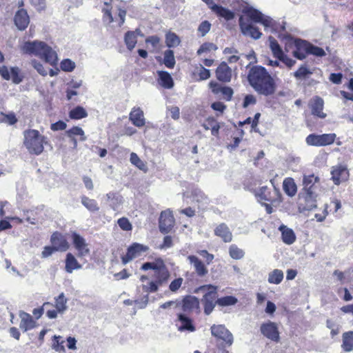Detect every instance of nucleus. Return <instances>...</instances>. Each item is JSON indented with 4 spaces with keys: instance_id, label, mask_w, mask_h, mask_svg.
<instances>
[{
    "instance_id": "obj_38",
    "label": "nucleus",
    "mask_w": 353,
    "mask_h": 353,
    "mask_svg": "<svg viewBox=\"0 0 353 353\" xmlns=\"http://www.w3.org/2000/svg\"><path fill=\"white\" fill-rule=\"evenodd\" d=\"M69 116L72 119H81L85 118L88 113L83 107L79 105L70 111Z\"/></svg>"
},
{
    "instance_id": "obj_16",
    "label": "nucleus",
    "mask_w": 353,
    "mask_h": 353,
    "mask_svg": "<svg viewBox=\"0 0 353 353\" xmlns=\"http://www.w3.org/2000/svg\"><path fill=\"white\" fill-rule=\"evenodd\" d=\"M14 21L19 30H24L30 23L27 11L23 8L19 10L14 15Z\"/></svg>"
},
{
    "instance_id": "obj_50",
    "label": "nucleus",
    "mask_w": 353,
    "mask_h": 353,
    "mask_svg": "<svg viewBox=\"0 0 353 353\" xmlns=\"http://www.w3.org/2000/svg\"><path fill=\"white\" fill-rule=\"evenodd\" d=\"M60 66L63 71L72 72L75 68V63L69 59H65L61 61Z\"/></svg>"
},
{
    "instance_id": "obj_53",
    "label": "nucleus",
    "mask_w": 353,
    "mask_h": 353,
    "mask_svg": "<svg viewBox=\"0 0 353 353\" xmlns=\"http://www.w3.org/2000/svg\"><path fill=\"white\" fill-rule=\"evenodd\" d=\"M217 47L212 43H203L199 50H197V54L201 55L202 53L211 50H216Z\"/></svg>"
},
{
    "instance_id": "obj_54",
    "label": "nucleus",
    "mask_w": 353,
    "mask_h": 353,
    "mask_svg": "<svg viewBox=\"0 0 353 353\" xmlns=\"http://www.w3.org/2000/svg\"><path fill=\"white\" fill-rule=\"evenodd\" d=\"M117 223L119 226L124 231H130L132 229V225L129 220L125 217H122L118 219Z\"/></svg>"
},
{
    "instance_id": "obj_19",
    "label": "nucleus",
    "mask_w": 353,
    "mask_h": 353,
    "mask_svg": "<svg viewBox=\"0 0 353 353\" xmlns=\"http://www.w3.org/2000/svg\"><path fill=\"white\" fill-rule=\"evenodd\" d=\"M181 305L184 312H190L199 308V301L196 296L188 295L183 299Z\"/></svg>"
},
{
    "instance_id": "obj_33",
    "label": "nucleus",
    "mask_w": 353,
    "mask_h": 353,
    "mask_svg": "<svg viewBox=\"0 0 353 353\" xmlns=\"http://www.w3.org/2000/svg\"><path fill=\"white\" fill-rule=\"evenodd\" d=\"M283 272L279 269H274L268 274V281L272 284L278 285L281 283L283 279Z\"/></svg>"
},
{
    "instance_id": "obj_20",
    "label": "nucleus",
    "mask_w": 353,
    "mask_h": 353,
    "mask_svg": "<svg viewBox=\"0 0 353 353\" xmlns=\"http://www.w3.org/2000/svg\"><path fill=\"white\" fill-rule=\"evenodd\" d=\"M217 79L223 82H229L232 77V70L225 62H222L216 70Z\"/></svg>"
},
{
    "instance_id": "obj_10",
    "label": "nucleus",
    "mask_w": 353,
    "mask_h": 353,
    "mask_svg": "<svg viewBox=\"0 0 353 353\" xmlns=\"http://www.w3.org/2000/svg\"><path fill=\"white\" fill-rule=\"evenodd\" d=\"M147 250V247L138 243H134L128 248L126 254L121 257L123 264H127L133 259L139 256Z\"/></svg>"
},
{
    "instance_id": "obj_62",
    "label": "nucleus",
    "mask_w": 353,
    "mask_h": 353,
    "mask_svg": "<svg viewBox=\"0 0 353 353\" xmlns=\"http://www.w3.org/2000/svg\"><path fill=\"white\" fill-rule=\"evenodd\" d=\"M278 59L285 63L288 68L292 67L296 63L295 60L288 57L284 53L282 56H280Z\"/></svg>"
},
{
    "instance_id": "obj_5",
    "label": "nucleus",
    "mask_w": 353,
    "mask_h": 353,
    "mask_svg": "<svg viewBox=\"0 0 353 353\" xmlns=\"http://www.w3.org/2000/svg\"><path fill=\"white\" fill-rule=\"evenodd\" d=\"M45 137L37 130L24 131V145L28 152L36 155L43 151Z\"/></svg>"
},
{
    "instance_id": "obj_34",
    "label": "nucleus",
    "mask_w": 353,
    "mask_h": 353,
    "mask_svg": "<svg viewBox=\"0 0 353 353\" xmlns=\"http://www.w3.org/2000/svg\"><path fill=\"white\" fill-rule=\"evenodd\" d=\"M270 48L274 57L279 58L284 53L278 41L272 36L269 37Z\"/></svg>"
},
{
    "instance_id": "obj_29",
    "label": "nucleus",
    "mask_w": 353,
    "mask_h": 353,
    "mask_svg": "<svg viewBox=\"0 0 353 353\" xmlns=\"http://www.w3.org/2000/svg\"><path fill=\"white\" fill-rule=\"evenodd\" d=\"M82 265L77 261L74 256L71 253H68L65 257V270L68 273H72L74 270H79Z\"/></svg>"
},
{
    "instance_id": "obj_11",
    "label": "nucleus",
    "mask_w": 353,
    "mask_h": 353,
    "mask_svg": "<svg viewBox=\"0 0 353 353\" xmlns=\"http://www.w3.org/2000/svg\"><path fill=\"white\" fill-rule=\"evenodd\" d=\"M261 334L266 338L273 341H279V332L276 324L272 321L262 323L260 327Z\"/></svg>"
},
{
    "instance_id": "obj_37",
    "label": "nucleus",
    "mask_w": 353,
    "mask_h": 353,
    "mask_svg": "<svg viewBox=\"0 0 353 353\" xmlns=\"http://www.w3.org/2000/svg\"><path fill=\"white\" fill-rule=\"evenodd\" d=\"M312 72L305 65H301L299 68L294 72V77L299 80H303L308 78Z\"/></svg>"
},
{
    "instance_id": "obj_31",
    "label": "nucleus",
    "mask_w": 353,
    "mask_h": 353,
    "mask_svg": "<svg viewBox=\"0 0 353 353\" xmlns=\"http://www.w3.org/2000/svg\"><path fill=\"white\" fill-rule=\"evenodd\" d=\"M341 347L345 352L353 350V331L345 332L342 335Z\"/></svg>"
},
{
    "instance_id": "obj_48",
    "label": "nucleus",
    "mask_w": 353,
    "mask_h": 353,
    "mask_svg": "<svg viewBox=\"0 0 353 353\" xmlns=\"http://www.w3.org/2000/svg\"><path fill=\"white\" fill-rule=\"evenodd\" d=\"M159 261H162L161 259H158L156 261V262H145L142 264L141 265V270H154V272H156L159 268L161 267V263H159Z\"/></svg>"
},
{
    "instance_id": "obj_9",
    "label": "nucleus",
    "mask_w": 353,
    "mask_h": 353,
    "mask_svg": "<svg viewBox=\"0 0 353 353\" xmlns=\"http://www.w3.org/2000/svg\"><path fill=\"white\" fill-rule=\"evenodd\" d=\"M174 222V220L171 211L167 210L161 212L159 220V227L161 232L163 234L168 233L172 230Z\"/></svg>"
},
{
    "instance_id": "obj_59",
    "label": "nucleus",
    "mask_w": 353,
    "mask_h": 353,
    "mask_svg": "<svg viewBox=\"0 0 353 353\" xmlns=\"http://www.w3.org/2000/svg\"><path fill=\"white\" fill-rule=\"evenodd\" d=\"M61 337L60 336H54V344H53V348L57 351V352H61V351H63L64 352L65 351V347L63 345V343H64L63 341H62L61 342H59V339H61Z\"/></svg>"
},
{
    "instance_id": "obj_24",
    "label": "nucleus",
    "mask_w": 353,
    "mask_h": 353,
    "mask_svg": "<svg viewBox=\"0 0 353 353\" xmlns=\"http://www.w3.org/2000/svg\"><path fill=\"white\" fill-rule=\"evenodd\" d=\"M130 119L137 127H142L145 125L143 112L139 108L132 109L130 114Z\"/></svg>"
},
{
    "instance_id": "obj_25",
    "label": "nucleus",
    "mask_w": 353,
    "mask_h": 353,
    "mask_svg": "<svg viewBox=\"0 0 353 353\" xmlns=\"http://www.w3.org/2000/svg\"><path fill=\"white\" fill-rule=\"evenodd\" d=\"M159 83L164 88L170 89L174 86V81L170 74L167 71L157 72Z\"/></svg>"
},
{
    "instance_id": "obj_17",
    "label": "nucleus",
    "mask_w": 353,
    "mask_h": 353,
    "mask_svg": "<svg viewBox=\"0 0 353 353\" xmlns=\"http://www.w3.org/2000/svg\"><path fill=\"white\" fill-rule=\"evenodd\" d=\"M188 260L190 263L193 265L194 269L199 276L203 277L208 274V270L204 263L197 256L194 255H189L188 256Z\"/></svg>"
},
{
    "instance_id": "obj_12",
    "label": "nucleus",
    "mask_w": 353,
    "mask_h": 353,
    "mask_svg": "<svg viewBox=\"0 0 353 353\" xmlns=\"http://www.w3.org/2000/svg\"><path fill=\"white\" fill-rule=\"evenodd\" d=\"M72 239L75 249L78 251V256H85L90 253L85 239L76 232H72Z\"/></svg>"
},
{
    "instance_id": "obj_58",
    "label": "nucleus",
    "mask_w": 353,
    "mask_h": 353,
    "mask_svg": "<svg viewBox=\"0 0 353 353\" xmlns=\"http://www.w3.org/2000/svg\"><path fill=\"white\" fill-rule=\"evenodd\" d=\"M183 281V279L181 277L172 281L169 285L170 290L174 292H176L181 288Z\"/></svg>"
},
{
    "instance_id": "obj_14",
    "label": "nucleus",
    "mask_w": 353,
    "mask_h": 353,
    "mask_svg": "<svg viewBox=\"0 0 353 353\" xmlns=\"http://www.w3.org/2000/svg\"><path fill=\"white\" fill-rule=\"evenodd\" d=\"M239 26L244 35L249 36L254 39H259L262 35V33L257 27H255L252 23L244 22L243 17L239 19Z\"/></svg>"
},
{
    "instance_id": "obj_26",
    "label": "nucleus",
    "mask_w": 353,
    "mask_h": 353,
    "mask_svg": "<svg viewBox=\"0 0 353 353\" xmlns=\"http://www.w3.org/2000/svg\"><path fill=\"white\" fill-rule=\"evenodd\" d=\"M279 230L281 232L283 241L287 245L292 244L296 240V236L294 231L284 225H281Z\"/></svg>"
},
{
    "instance_id": "obj_40",
    "label": "nucleus",
    "mask_w": 353,
    "mask_h": 353,
    "mask_svg": "<svg viewBox=\"0 0 353 353\" xmlns=\"http://www.w3.org/2000/svg\"><path fill=\"white\" fill-rule=\"evenodd\" d=\"M163 63L168 68H173L175 65V59L174 51L172 50H167L164 52Z\"/></svg>"
},
{
    "instance_id": "obj_28",
    "label": "nucleus",
    "mask_w": 353,
    "mask_h": 353,
    "mask_svg": "<svg viewBox=\"0 0 353 353\" xmlns=\"http://www.w3.org/2000/svg\"><path fill=\"white\" fill-rule=\"evenodd\" d=\"M178 319L181 323V325L178 328L179 331L183 332L188 330L189 332H194L195 331V327L192 323V321L190 318L184 314H178Z\"/></svg>"
},
{
    "instance_id": "obj_3",
    "label": "nucleus",
    "mask_w": 353,
    "mask_h": 353,
    "mask_svg": "<svg viewBox=\"0 0 353 353\" xmlns=\"http://www.w3.org/2000/svg\"><path fill=\"white\" fill-rule=\"evenodd\" d=\"M21 49L24 53L38 56L51 65L57 63V53L43 41H26Z\"/></svg>"
},
{
    "instance_id": "obj_18",
    "label": "nucleus",
    "mask_w": 353,
    "mask_h": 353,
    "mask_svg": "<svg viewBox=\"0 0 353 353\" xmlns=\"http://www.w3.org/2000/svg\"><path fill=\"white\" fill-rule=\"evenodd\" d=\"M331 174L332 179L336 185L340 184L342 181H345L349 175L347 168L343 165L333 167Z\"/></svg>"
},
{
    "instance_id": "obj_56",
    "label": "nucleus",
    "mask_w": 353,
    "mask_h": 353,
    "mask_svg": "<svg viewBox=\"0 0 353 353\" xmlns=\"http://www.w3.org/2000/svg\"><path fill=\"white\" fill-rule=\"evenodd\" d=\"M1 114L3 118L0 121L2 122L7 123L9 125H13L17 122V119L14 113H10L8 114L1 113Z\"/></svg>"
},
{
    "instance_id": "obj_47",
    "label": "nucleus",
    "mask_w": 353,
    "mask_h": 353,
    "mask_svg": "<svg viewBox=\"0 0 353 353\" xmlns=\"http://www.w3.org/2000/svg\"><path fill=\"white\" fill-rule=\"evenodd\" d=\"M66 134L68 137H74V136L79 135L81 137V140L85 141V137L84 136V132L80 127L74 126L71 129L65 131Z\"/></svg>"
},
{
    "instance_id": "obj_30",
    "label": "nucleus",
    "mask_w": 353,
    "mask_h": 353,
    "mask_svg": "<svg viewBox=\"0 0 353 353\" xmlns=\"http://www.w3.org/2000/svg\"><path fill=\"white\" fill-rule=\"evenodd\" d=\"M307 46V41L300 40L296 42V48L293 51V55L294 57L299 60L304 59L307 54H309L306 51Z\"/></svg>"
},
{
    "instance_id": "obj_8",
    "label": "nucleus",
    "mask_w": 353,
    "mask_h": 353,
    "mask_svg": "<svg viewBox=\"0 0 353 353\" xmlns=\"http://www.w3.org/2000/svg\"><path fill=\"white\" fill-rule=\"evenodd\" d=\"M211 334L214 337L225 342L230 346L234 341L232 334L223 325H213L210 327Z\"/></svg>"
},
{
    "instance_id": "obj_27",
    "label": "nucleus",
    "mask_w": 353,
    "mask_h": 353,
    "mask_svg": "<svg viewBox=\"0 0 353 353\" xmlns=\"http://www.w3.org/2000/svg\"><path fill=\"white\" fill-rule=\"evenodd\" d=\"M210 8L219 17L225 19L227 21L231 20L234 17V13L230 10L216 4L212 5Z\"/></svg>"
},
{
    "instance_id": "obj_55",
    "label": "nucleus",
    "mask_w": 353,
    "mask_h": 353,
    "mask_svg": "<svg viewBox=\"0 0 353 353\" xmlns=\"http://www.w3.org/2000/svg\"><path fill=\"white\" fill-rule=\"evenodd\" d=\"M31 65L38 72L39 74H40L42 76H46L48 74V71L46 69L44 68L43 65L37 61V60L34 59L31 61Z\"/></svg>"
},
{
    "instance_id": "obj_52",
    "label": "nucleus",
    "mask_w": 353,
    "mask_h": 353,
    "mask_svg": "<svg viewBox=\"0 0 353 353\" xmlns=\"http://www.w3.org/2000/svg\"><path fill=\"white\" fill-rule=\"evenodd\" d=\"M207 121L208 122V124L211 127V133L213 136H217L219 134V131L220 129V125L216 122L214 118L213 117H209L207 119Z\"/></svg>"
},
{
    "instance_id": "obj_46",
    "label": "nucleus",
    "mask_w": 353,
    "mask_h": 353,
    "mask_svg": "<svg viewBox=\"0 0 353 353\" xmlns=\"http://www.w3.org/2000/svg\"><path fill=\"white\" fill-rule=\"evenodd\" d=\"M130 162L132 164L134 165L136 167H137L141 170L145 171L147 168L145 163L138 157V155L132 152L130 154Z\"/></svg>"
},
{
    "instance_id": "obj_41",
    "label": "nucleus",
    "mask_w": 353,
    "mask_h": 353,
    "mask_svg": "<svg viewBox=\"0 0 353 353\" xmlns=\"http://www.w3.org/2000/svg\"><path fill=\"white\" fill-rule=\"evenodd\" d=\"M81 203L90 212H97L99 210L97 202L87 196L81 198Z\"/></svg>"
},
{
    "instance_id": "obj_7",
    "label": "nucleus",
    "mask_w": 353,
    "mask_h": 353,
    "mask_svg": "<svg viewBox=\"0 0 353 353\" xmlns=\"http://www.w3.org/2000/svg\"><path fill=\"white\" fill-rule=\"evenodd\" d=\"M336 137V134H310L306 137V143L309 145L325 146L333 143Z\"/></svg>"
},
{
    "instance_id": "obj_60",
    "label": "nucleus",
    "mask_w": 353,
    "mask_h": 353,
    "mask_svg": "<svg viewBox=\"0 0 353 353\" xmlns=\"http://www.w3.org/2000/svg\"><path fill=\"white\" fill-rule=\"evenodd\" d=\"M256 103V99L255 97L252 94H247L244 97L243 107L246 108L250 105H254Z\"/></svg>"
},
{
    "instance_id": "obj_61",
    "label": "nucleus",
    "mask_w": 353,
    "mask_h": 353,
    "mask_svg": "<svg viewBox=\"0 0 353 353\" xmlns=\"http://www.w3.org/2000/svg\"><path fill=\"white\" fill-rule=\"evenodd\" d=\"M194 196L198 202H204L205 203L208 202V198L199 190H194Z\"/></svg>"
},
{
    "instance_id": "obj_42",
    "label": "nucleus",
    "mask_w": 353,
    "mask_h": 353,
    "mask_svg": "<svg viewBox=\"0 0 353 353\" xmlns=\"http://www.w3.org/2000/svg\"><path fill=\"white\" fill-rule=\"evenodd\" d=\"M67 299L64 293H61L55 300V307L59 312H63L67 309Z\"/></svg>"
},
{
    "instance_id": "obj_22",
    "label": "nucleus",
    "mask_w": 353,
    "mask_h": 353,
    "mask_svg": "<svg viewBox=\"0 0 353 353\" xmlns=\"http://www.w3.org/2000/svg\"><path fill=\"white\" fill-rule=\"evenodd\" d=\"M19 316L21 319L19 327L24 332H26L34 327L36 323L29 314L25 312H21L19 314Z\"/></svg>"
},
{
    "instance_id": "obj_4",
    "label": "nucleus",
    "mask_w": 353,
    "mask_h": 353,
    "mask_svg": "<svg viewBox=\"0 0 353 353\" xmlns=\"http://www.w3.org/2000/svg\"><path fill=\"white\" fill-rule=\"evenodd\" d=\"M217 286L211 284L201 285L195 290V292H204L201 301L205 315H210L217 304Z\"/></svg>"
},
{
    "instance_id": "obj_6",
    "label": "nucleus",
    "mask_w": 353,
    "mask_h": 353,
    "mask_svg": "<svg viewBox=\"0 0 353 353\" xmlns=\"http://www.w3.org/2000/svg\"><path fill=\"white\" fill-rule=\"evenodd\" d=\"M248 16L252 21L262 24L265 30L271 29V31L275 30V21L270 17L264 15L258 10L251 8L248 10Z\"/></svg>"
},
{
    "instance_id": "obj_13",
    "label": "nucleus",
    "mask_w": 353,
    "mask_h": 353,
    "mask_svg": "<svg viewBox=\"0 0 353 353\" xmlns=\"http://www.w3.org/2000/svg\"><path fill=\"white\" fill-rule=\"evenodd\" d=\"M159 263L161 265V267L159 268L156 272H154L152 277L154 280L152 281L159 288L165 284H166L168 281V279L170 276V272L168 268L165 267L163 261H159Z\"/></svg>"
},
{
    "instance_id": "obj_1",
    "label": "nucleus",
    "mask_w": 353,
    "mask_h": 353,
    "mask_svg": "<svg viewBox=\"0 0 353 353\" xmlns=\"http://www.w3.org/2000/svg\"><path fill=\"white\" fill-rule=\"evenodd\" d=\"M303 186L299 193V208L307 211L316 208L321 192L319 178L314 174L304 175Z\"/></svg>"
},
{
    "instance_id": "obj_51",
    "label": "nucleus",
    "mask_w": 353,
    "mask_h": 353,
    "mask_svg": "<svg viewBox=\"0 0 353 353\" xmlns=\"http://www.w3.org/2000/svg\"><path fill=\"white\" fill-rule=\"evenodd\" d=\"M19 69L17 67H12L10 69V78L15 84H19L22 81V78L19 76Z\"/></svg>"
},
{
    "instance_id": "obj_44",
    "label": "nucleus",
    "mask_w": 353,
    "mask_h": 353,
    "mask_svg": "<svg viewBox=\"0 0 353 353\" xmlns=\"http://www.w3.org/2000/svg\"><path fill=\"white\" fill-rule=\"evenodd\" d=\"M236 303L237 299L233 296H225L221 298L217 297V305L221 306L233 305Z\"/></svg>"
},
{
    "instance_id": "obj_23",
    "label": "nucleus",
    "mask_w": 353,
    "mask_h": 353,
    "mask_svg": "<svg viewBox=\"0 0 353 353\" xmlns=\"http://www.w3.org/2000/svg\"><path fill=\"white\" fill-rule=\"evenodd\" d=\"M323 100L316 97L311 103L312 114L319 118L323 119L326 117V114L323 112Z\"/></svg>"
},
{
    "instance_id": "obj_43",
    "label": "nucleus",
    "mask_w": 353,
    "mask_h": 353,
    "mask_svg": "<svg viewBox=\"0 0 353 353\" xmlns=\"http://www.w3.org/2000/svg\"><path fill=\"white\" fill-rule=\"evenodd\" d=\"M306 51L307 53L319 57H322L325 55V52L323 48L311 44L309 42H307Z\"/></svg>"
},
{
    "instance_id": "obj_21",
    "label": "nucleus",
    "mask_w": 353,
    "mask_h": 353,
    "mask_svg": "<svg viewBox=\"0 0 353 353\" xmlns=\"http://www.w3.org/2000/svg\"><path fill=\"white\" fill-rule=\"evenodd\" d=\"M214 234L225 243H230L232 240V234L228 226L224 223L216 226L214 229Z\"/></svg>"
},
{
    "instance_id": "obj_64",
    "label": "nucleus",
    "mask_w": 353,
    "mask_h": 353,
    "mask_svg": "<svg viewBox=\"0 0 353 353\" xmlns=\"http://www.w3.org/2000/svg\"><path fill=\"white\" fill-rule=\"evenodd\" d=\"M199 76L200 80H206L210 77V71L201 65L199 71Z\"/></svg>"
},
{
    "instance_id": "obj_39",
    "label": "nucleus",
    "mask_w": 353,
    "mask_h": 353,
    "mask_svg": "<svg viewBox=\"0 0 353 353\" xmlns=\"http://www.w3.org/2000/svg\"><path fill=\"white\" fill-rule=\"evenodd\" d=\"M124 41L127 48L131 51L134 48L137 43V39L134 36V32H132V31H128L125 34Z\"/></svg>"
},
{
    "instance_id": "obj_36",
    "label": "nucleus",
    "mask_w": 353,
    "mask_h": 353,
    "mask_svg": "<svg viewBox=\"0 0 353 353\" xmlns=\"http://www.w3.org/2000/svg\"><path fill=\"white\" fill-rule=\"evenodd\" d=\"M180 39L174 32H169L165 34V43L168 48H174L180 44Z\"/></svg>"
},
{
    "instance_id": "obj_15",
    "label": "nucleus",
    "mask_w": 353,
    "mask_h": 353,
    "mask_svg": "<svg viewBox=\"0 0 353 353\" xmlns=\"http://www.w3.org/2000/svg\"><path fill=\"white\" fill-rule=\"evenodd\" d=\"M50 241L57 251L65 252L69 248L66 239L59 232H54L52 234Z\"/></svg>"
},
{
    "instance_id": "obj_32",
    "label": "nucleus",
    "mask_w": 353,
    "mask_h": 353,
    "mask_svg": "<svg viewBox=\"0 0 353 353\" xmlns=\"http://www.w3.org/2000/svg\"><path fill=\"white\" fill-rule=\"evenodd\" d=\"M283 187L284 192L289 196H294L297 192L296 185L292 178H286L283 181Z\"/></svg>"
},
{
    "instance_id": "obj_57",
    "label": "nucleus",
    "mask_w": 353,
    "mask_h": 353,
    "mask_svg": "<svg viewBox=\"0 0 353 353\" xmlns=\"http://www.w3.org/2000/svg\"><path fill=\"white\" fill-rule=\"evenodd\" d=\"M200 256H201L202 257H203L205 259V262L207 263V265H209L210 264L214 256L213 254H210L207 250H197L196 252Z\"/></svg>"
},
{
    "instance_id": "obj_49",
    "label": "nucleus",
    "mask_w": 353,
    "mask_h": 353,
    "mask_svg": "<svg viewBox=\"0 0 353 353\" xmlns=\"http://www.w3.org/2000/svg\"><path fill=\"white\" fill-rule=\"evenodd\" d=\"M211 28V23L208 21H202L198 27V32L201 37L205 36Z\"/></svg>"
},
{
    "instance_id": "obj_35",
    "label": "nucleus",
    "mask_w": 353,
    "mask_h": 353,
    "mask_svg": "<svg viewBox=\"0 0 353 353\" xmlns=\"http://www.w3.org/2000/svg\"><path fill=\"white\" fill-rule=\"evenodd\" d=\"M255 196L261 201H271L272 199L270 191L267 186H262L256 190Z\"/></svg>"
},
{
    "instance_id": "obj_63",
    "label": "nucleus",
    "mask_w": 353,
    "mask_h": 353,
    "mask_svg": "<svg viewBox=\"0 0 353 353\" xmlns=\"http://www.w3.org/2000/svg\"><path fill=\"white\" fill-rule=\"evenodd\" d=\"M219 92H221L227 101H230L233 94V90L230 87L224 86L220 89Z\"/></svg>"
},
{
    "instance_id": "obj_2",
    "label": "nucleus",
    "mask_w": 353,
    "mask_h": 353,
    "mask_svg": "<svg viewBox=\"0 0 353 353\" xmlns=\"http://www.w3.org/2000/svg\"><path fill=\"white\" fill-rule=\"evenodd\" d=\"M248 81L254 90L260 94L270 96L275 92V82L263 66L255 65L251 68L248 74Z\"/></svg>"
},
{
    "instance_id": "obj_45",
    "label": "nucleus",
    "mask_w": 353,
    "mask_h": 353,
    "mask_svg": "<svg viewBox=\"0 0 353 353\" xmlns=\"http://www.w3.org/2000/svg\"><path fill=\"white\" fill-rule=\"evenodd\" d=\"M229 254L231 258L234 259H241L244 256L245 252L243 250L239 248L236 245H231L229 248Z\"/></svg>"
}]
</instances>
